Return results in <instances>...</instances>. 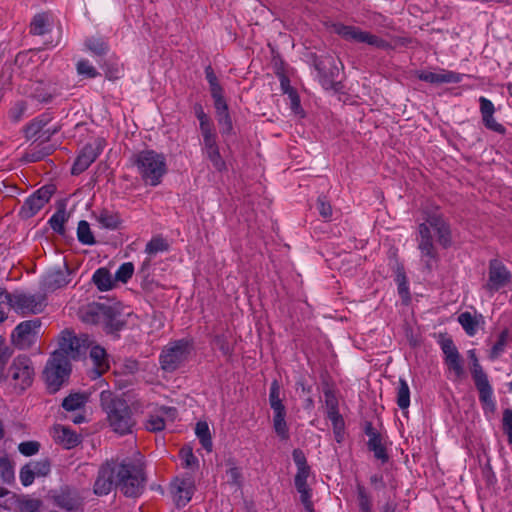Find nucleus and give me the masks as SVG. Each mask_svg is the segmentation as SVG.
Returning a JSON list of instances; mask_svg holds the SVG:
<instances>
[{
    "label": "nucleus",
    "instance_id": "nucleus-44",
    "mask_svg": "<svg viewBox=\"0 0 512 512\" xmlns=\"http://www.w3.org/2000/svg\"><path fill=\"white\" fill-rule=\"evenodd\" d=\"M134 266L131 262L123 263L115 273V279L123 283L127 282L133 275Z\"/></svg>",
    "mask_w": 512,
    "mask_h": 512
},
{
    "label": "nucleus",
    "instance_id": "nucleus-33",
    "mask_svg": "<svg viewBox=\"0 0 512 512\" xmlns=\"http://www.w3.org/2000/svg\"><path fill=\"white\" fill-rule=\"evenodd\" d=\"M195 433L200 440L202 447L207 451H212V439L209 426L206 422H198L196 424Z\"/></svg>",
    "mask_w": 512,
    "mask_h": 512
},
{
    "label": "nucleus",
    "instance_id": "nucleus-12",
    "mask_svg": "<svg viewBox=\"0 0 512 512\" xmlns=\"http://www.w3.org/2000/svg\"><path fill=\"white\" fill-rule=\"evenodd\" d=\"M468 356L472 361L471 374L475 386L479 392V398L483 402H488L492 398V387L483 368L479 364L475 350H469Z\"/></svg>",
    "mask_w": 512,
    "mask_h": 512
},
{
    "label": "nucleus",
    "instance_id": "nucleus-15",
    "mask_svg": "<svg viewBox=\"0 0 512 512\" xmlns=\"http://www.w3.org/2000/svg\"><path fill=\"white\" fill-rule=\"evenodd\" d=\"M202 151L203 154L211 161L214 168L218 171L226 169V163L222 158L217 144V134L214 131L202 133Z\"/></svg>",
    "mask_w": 512,
    "mask_h": 512
},
{
    "label": "nucleus",
    "instance_id": "nucleus-9",
    "mask_svg": "<svg viewBox=\"0 0 512 512\" xmlns=\"http://www.w3.org/2000/svg\"><path fill=\"white\" fill-rule=\"evenodd\" d=\"M92 345V341L85 334L76 336L71 332L65 331L62 333L59 340V349L54 353H63V356L76 359L86 352Z\"/></svg>",
    "mask_w": 512,
    "mask_h": 512
},
{
    "label": "nucleus",
    "instance_id": "nucleus-36",
    "mask_svg": "<svg viewBox=\"0 0 512 512\" xmlns=\"http://www.w3.org/2000/svg\"><path fill=\"white\" fill-rule=\"evenodd\" d=\"M397 405L401 410H406L410 405V390L407 382L404 379L399 380L397 388Z\"/></svg>",
    "mask_w": 512,
    "mask_h": 512
},
{
    "label": "nucleus",
    "instance_id": "nucleus-42",
    "mask_svg": "<svg viewBox=\"0 0 512 512\" xmlns=\"http://www.w3.org/2000/svg\"><path fill=\"white\" fill-rule=\"evenodd\" d=\"M26 111L27 103L24 101H18L9 110V118L12 122L18 123L24 117Z\"/></svg>",
    "mask_w": 512,
    "mask_h": 512
},
{
    "label": "nucleus",
    "instance_id": "nucleus-56",
    "mask_svg": "<svg viewBox=\"0 0 512 512\" xmlns=\"http://www.w3.org/2000/svg\"><path fill=\"white\" fill-rule=\"evenodd\" d=\"M327 416L329 420L332 422L334 430H342L344 423L342 416L338 412V409H334L332 407L327 411Z\"/></svg>",
    "mask_w": 512,
    "mask_h": 512
},
{
    "label": "nucleus",
    "instance_id": "nucleus-63",
    "mask_svg": "<svg viewBox=\"0 0 512 512\" xmlns=\"http://www.w3.org/2000/svg\"><path fill=\"white\" fill-rule=\"evenodd\" d=\"M49 152H42V151H30L26 153L25 159L29 162H37L43 159L46 155H48Z\"/></svg>",
    "mask_w": 512,
    "mask_h": 512
},
{
    "label": "nucleus",
    "instance_id": "nucleus-32",
    "mask_svg": "<svg viewBox=\"0 0 512 512\" xmlns=\"http://www.w3.org/2000/svg\"><path fill=\"white\" fill-rule=\"evenodd\" d=\"M206 79L210 86V92L212 95V98L214 99V102L223 100V89L221 85L218 82V79L211 68V66L206 67L205 69Z\"/></svg>",
    "mask_w": 512,
    "mask_h": 512
},
{
    "label": "nucleus",
    "instance_id": "nucleus-45",
    "mask_svg": "<svg viewBox=\"0 0 512 512\" xmlns=\"http://www.w3.org/2000/svg\"><path fill=\"white\" fill-rule=\"evenodd\" d=\"M167 249V243L162 238H153L151 239L145 248V252L154 255L158 252L165 251Z\"/></svg>",
    "mask_w": 512,
    "mask_h": 512
},
{
    "label": "nucleus",
    "instance_id": "nucleus-54",
    "mask_svg": "<svg viewBox=\"0 0 512 512\" xmlns=\"http://www.w3.org/2000/svg\"><path fill=\"white\" fill-rule=\"evenodd\" d=\"M21 454L25 456H31L38 452L39 443L35 441H27L19 444L18 447Z\"/></svg>",
    "mask_w": 512,
    "mask_h": 512
},
{
    "label": "nucleus",
    "instance_id": "nucleus-57",
    "mask_svg": "<svg viewBox=\"0 0 512 512\" xmlns=\"http://www.w3.org/2000/svg\"><path fill=\"white\" fill-rule=\"evenodd\" d=\"M482 120L486 128L501 134L505 132V128L495 120L493 115L484 116Z\"/></svg>",
    "mask_w": 512,
    "mask_h": 512
},
{
    "label": "nucleus",
    "instance_id": "nucleus-41",
    "mask_svg": "<svg viewBox=\"0 0 512 512\" xmlns=\"http://www.w3.org/2000/svg\"><path fill=\"white\" fill-rule=\"evenodd\" d=\"M0 478L5 483H10L14 479V469L7 456L0 457Z\"/></svg>",
    "mask_w": 512,
    "mask_h": 512
},
{
    "label": "nucleus",
    "instance_id": "nucleus-39",
    "mask_svg": "<svg viewBox=\"0 0 512 512\" xmlns=\"http://www.w3.org/2000/svg\"><path fill=\"white\" fill-rule=\"evenodd\" d=\"M439 344L444 354V361L461 357L451 338L442 337Z\"/></svg>",
    "mask_w": 512,
    "mask_h": 512
},
{
    "label": "nucleus",
    "instance_id": "nucleus-1",
    "mask_svg": "<svg viewBox=\"0 0 512 512\" xmlns=\"http://www.w3.org/2000/svg\"><path fill=\"white\" fill-rule=\"evenodd\" d=\"M144 486L143 457L139 452H134L132 457L103 463L98 470L93 492L97 496H105L119 487L126 496L137 497L143 492Z\"/></svg>",
    "mask_w": 512,
    "mask_h": 512
},
{
    "label": "nucleus",
    "instance_id": "nucleus-26",
    "mask_svg": "<svg viewBox=\"0 0 512 512\" xmlns=\"http://www.w3.org/2000/svg\"><path fill=\"white\" fill-rule=\"evenodd\" d=\"M216 109L217 121L220 126L222 134H229L232 131V121L228 112L226 101L220 100L214 102Z\"/></svg>",
    "mask_w": 512,
    "mask_h": 512
},
{
    "label": "nucleus",
    "instance_id": "nucleus-3",
    "mask_svg": "<svg viewBox=\"0 0 512 512\" xmlns=\"http://www.w3.org/2000/svg\"><path fill=\"white\" fill-rule=\"evenodd\" d=\"M100 402L107 413L110 426L116 433L123 435L132 431L135 420L125 400L114 396L111 391L104 390L100 393Z\"/></svg>",
    "mask_w": 512,
    "mask_h": 512
},
{
    "label": "nucleus",
    "instance_id": "nucleus-20",
    "mask_svg": "<svg viewBox=\"0 0 512 512\" xmlns=\"http://www.w3.org/2000/svg\"><path fill=\"white\" fill-rule=\"evenodd\" d=\"M50 119L47 116H40L33 119L29 124L24 127V134L27 139H41L42 141L49 140L56 130L45 129Z\"/></svg>",
    "mask_w": 512,
    "mask_h": 512
},
{
    "label": "nucleus",
    "instance_id": "nucleus-59",
    "mask_svg": "<svg viewBox=\"0 0 512 512\" xmlns=\"http://www.w3.org/2000/svg\"><path fill=\"white\" fill-rule=\"evenodd\" d=\"M181 457L185 467H191L197 464V458L194 456L190 447L181 449Z\"/></svg>",
    "mask_w": 512,
    "mask_h": 512
},
{
    "label": "nucleus",
    "instance_id": "nucleus-29",
    "mask_svg": "<svg viewBox=\"0 0 512 512\" xmlns=\"http://www.w3.org/2000/svg\"><path fill=\"white\" fill-rule=\"evenodd\" d=\"M88 396L85 393H72L64 398L62 407L66 411H78L85 407Z\"/></svg>",
    "mask_w": 512,
    "mask_h": 512
},
{
    "label": "nucleus",
    "instance_id": "nucleus-60",
    "mask_svg": "<svg viewBox=\"0 0 512 512\" xmlns=\"http://www.w3.org/2000/svg\"><path fill=\"white\" fill-rule=\"evenodd\" d=\"M479 101H480V111H481L482 117L490 116V115L494 114V111H495L494 104L490 100H488L485 97H480Z\"/></svg>",
    "mask_w": 512,
    "mask_h": 512
},
{
    "label": "nucleus",
    "instance_id": "nucleus-18",
    "mask_svg": "<svg viewBox=\"0 0 512 512\" xmlns=\"http://www.w3.org/2000/svg\"><path fill=\"white\" fill-rule=\"evenodd\" d=\"M102 148L101 141L85 145L72 167V174L77 175L85 171L99 156Z\"/></svg>",
    "mask_w": 512,
    "mask_h": 512
},
{
    "label": "nucleus",
    "instance_id": "nucleus-34",
    "mask_svg": "<svg viewBox=\"0 0 512 512\" xmlns=\"http://www.w3.org/2000/svg\"><path fill=\"white\" fill-rule=\"evenodd\" d=\"M357 503L359 512H373L372 498L363 485L358 484L356 487Z\"/></svg>",
    "mask_w": 512,
    "mask_h": 512
},
{
    "label": "nucleus",
    "instance_id": "nucleus-49",
    "mask_svg": "<svg viewBox=\"0 0 512 512\" xmlns=\"http://www.w3.org/2000/svg\"><path fill=\"white\" fill-rule=\"evenodd\" d=\"M29 465L33 469L36 477H44L50 472V463L48 460L30 462Z\"/></svg>",
    "mask_w": 512,
    "mask_h": 512
},
{
    "label": "nucleus",
    "instance_id": "nucleus-43",
    "mask_svg": "<svg viewBox=\"0 0 512 512\" xmlns=\"http://www.w3.org/2000/svg\"><path fill=\"white\" fill-rule=\"evenodd\" d=\"M507 337L508 334L506 331L500 333L496 343L491 348L490 357L492 359H497L504 352L505 347L507 345Z\"/></svg>",
    "mask_w": 512,
    "mask_h": 512
},
{
    "label": "nucleus",
    "instance_id": "nucleus-58",
    "mask_svg": "<svg viewBox=\"0 0 512 512\" xmlns=\"http://www.w3.org/2000/svg\"><path fill=\"white\" fill-rule=\"evenodd\" d=\"M292 456L297 469L310 468V466L307 464V459L303 451L300 449H295L292 453Z\"/></svg>",
    "mask_w": 512,
    "mask_h": 512
},
{
    "label": "nucleus",
    "instance_id": "nucleus-17",
    "mask_svg": "<svg viewBox=\"0 0 512 512\" xmlns=\"http://www.w3.org/2000/svg\"><path fill=\"white\" fill-rule=\"evenodd\" d=\"M71 270L65 262L61 265L50 268L43 277V286L46 290H56L64 287L70 282Z\"/></svg>",
    "mask_w": 512,
    "mask_h": 512
},
{
    "label": "nucleus",
    "instance_id": "nucleus-40",
    "mask_svg": "<svg viewBox=\"0 0 512 512\" xmlns=\"http://www.w3.org/2000/svg\"><path fill=\"white\" fill-rule=\"evenodd\" d=\"M78 240L84 245L95 244L94 236L91 232L89 223L86 221H80L77 228Z\"/></svg>",
    "mask_w": 512,
    "mask_h": 512
},
{
    "label": "nucleus",
    "instance_id": "nucleus-62",
    "mask_svg": "<svg viewBox=\"0 0 512 512\" xmlns=\"http://www.w3.org/2000/svg\"><path fill=\"white\" fill-rule=\"evenodd\" d=\"M227 475L229 477V480L234 483V484H238L240 482V479H241V472L239 470L238 467L236 466H231L228 471H227Z\"/></svg>",
    "mask_w": 512,
    "mask_h": 512
},
{
    "label": "nucleus",
    "instance_id": "nucleus-27",
    "mask_svg": "<svg viewBox=\"0 0 512 512\" xmlns=\"http://www.w3.org/2000/svg\"><path fill=\"white\" fill-rule=\"evenodd\" d=\"M56 504L66 510L77 509L80 504V498L77 493L71 489H65L60 492L55 498Z\"/></svg>",
    "mask_w": 512,
    "mask_h": 512
},
{
    "label": "nucleus",
    "instance_id": "nucleus-22",
    "mask_svg": "<svg viewBox=\"0 0 512 512\" xmlns=\"http://www.w3.org/2000/svg\"><path fill=\"white\" fill-rule=\"evenodd\" d=\"M176 409L173 407H161L155 414L149 416L145 427L150 432H158L165 428L167 419L173 421L176 417Z\"/></svg>",
    "mask_w": 512,
    "mask_h": 512
},
{
    "label": "nucleus",
    "instance_id": "nucleus-50",
    "mask_svg": "<svg viewBox=\"0 0 512 512\" xmlns=\"http://www.w3.org/2000/svg\"><path fill=\"white\" fill-rule=\"evenodd\" d=\"M87 48L97 55H102L106 52L107 46L102 39L90 38L86 41Z\"/></svg>",
    "mask_w": 512,
    "mask_h": 512
},
{
    "label": "nucleus",
    "instance_id": "nucleus-7",
    "mask_svg": "<svg viewBox=\"0 0 512 512\" xmlns=\"http://www.w3.org/2000/svg\"><path fill=\"white\" fill-rule=\"evenodd\" d=\"M70 371V362L63 356V353H53L44 370V379L48 389L53 393L58 391L68 379Z\"/></svg>",
    "mask_w": 512,
    "mask_h": 512
},
{
    "label": "nucleus",
    "instance_id": "nucleus-21",
    "mask_svg": "<svg viewBox=\"0 0 512 512\" xmlns=\"http://www.w3.org/2000/svg\"><path fill=\"white\" fill-rule=\"evenodd\" d=\"M417 76L420 80L431 84L459 83L462 80L461 74L444 69H440L436 72L421 71Z\"/></svg>",
    "mask_w": 512,
    "mask_h": 512
},
{
    "label": "nucleus",
    "instance_id": "nucleus-16",
    "mask_svg": "<svg viewBox=\"0 0 512 512\" xmlns=\"http://www.w3.org/2000/svg\"><path fill=\"white\" fill-rule=\"evenodd\" d=\"M311 475V468L297 469L294 477V485L300 495V501L307 512H314L312 502V489L308 484V478Z\"/></svg>",
    "mask_w": 512,
    "mask_h": 512
},
{
    "label": "nucleus",
    "instance_id": "nucleus-14",
    "mask_svg": "<svg viewBox=\"0 0 512 512\" xmlns=\"http://www.w3.org/2000/svg\"><path fill=\"white\" fill-rule=\"evenodd\" d=\"M511 280V273L502 262L497 259L491 260L489 264L488 281L485 289L489 292H495L505 287Z\"/></svg>",
    "mask_w": 512,
    "mask_h": 512
},
{
    "label": "nucleus",
    "instance_id": "nucleus-23",
    "mask_svg": "<svg viewBox=\"0 0 512 512\" xmlns=\"http://www.w3.org/2000/svg\"><path fill=\"white\" fill-rule=\"evenodd\" d=\"M90 359L93 364L91 377H100L109 369L108 356L105 349L99 345L90 346Z\"/></svg>",
    "mask_w": 512,
    "mask_h": 512
},
{
    "label": "nucleus",
    "instance_id": "nucleus-38",
    "mask_svg": "<svg viewBox=\"0 0 512 512\" xmlns=\"http://www.w3.org/2000/svg\"><path fill=\"white\" fill-rule=\"evenodd\" d=\"M286 411L274 413L273 426L276 434L283 440L288 439V428L285 421Z\"/></svg>",
    "mask_w": 512,
    "mask_h": 512
},
{
    "label": "nucleus",
    "instance_id": "nucleus-53",
    "mask_svg": "<svg viewBox=\"0 0 512 512\" xmlns=\"http://www.w3.org/2000/svg\"><path fill=\"white\" fill-rule=\"evenodd\" d=\"M317 209L319 214L326 220H330L332 217V207L324 197H319L317 200Z\"/></svg>",
    "mask_w": 512,
    "mask_h": 512
},
{
    "label": "nucleus",
    "instance_id": "nucleus-4",
    "mask_svg": "<svg viewBox=\"0 0 512 512\" xmlns=\"http://www.w3.org/2000/svg\"><path fill=\"white\" fill-rule=\"evenodd\" d=\"M131 162L146 185H159L167 172L165 156L154 150H143L133 154Z\"/></svg>",
    "mask_w": 512,
    "mask_h": 512
},
{
    "label": "nucleus",
    "instance_id": "nucleus-10",
    "mask_svg": "<svg viewBox=\"0 0 512 512\" xmlns=\"http://www.w3.org/2000/svg\"><path fill=\"white\" fill-rule=\"evenodd\" d=\"M41 321L39 319L26 320L19 323L11 334L12 343L21 350L30 348L39 336Z\"/></svg>",
    "mask_w": 512,
    "mask_h": 512
},
{
    "label": "nucleus",
    "instance_id": "nucleus-8",
    "mask_svg": "<svg viewBox=\"0 0 512 512\" xmlns=\"http://www.w3.org/2000/svg\"><path fill=\"white\" fill-rule=\"evenodd\" d=\"M333 27L335 33L340 35L345 40L353 41L356 43H366L370 46L383 50L390 48L389 43L384 39H381L367 31H363L358 27L347 26L343 24H335Z\"/></svg>",
    "mask_w": 512,
    "mask_h": 512
},
{
    "label": "nucleus",
    "instance_id": "nucleus-11",
    "mask_svg": "<svg viewBox=\"0 0 512 512\" xmlns=\"http://www.w3.org/2000/svg\"><path fill=\"white\" fill-rule=\"evenodd\" d=\"M45 297L24 293L11 294L7 310L13 309L21 315L38 314L44 310Z\"/></svg>",
    "mask_w": 512,
    "mask_h": 512
},
{
    "label": "nucleus",
    "instance_id": "nucleus-31",
    "mask_svg": "<svg viewBox=\"0 0 512 512\" xmlns=\"http://www.w3.org/2000/svg\"><path fill=\"white\" fill-rule=\"evenodd\" d=\"M50 27V16L46 13H41L34 16L30 25V31L34 35H43L50 30Z\"/></svg>",
    "mask_w": 512,
    "mask_h": 512
},
{
    "label": "nucleus",
    "instance_id": "nucleus-64",
    "mask_svg": "<svg viewBox=\"0 0 512 512\" xmlns=\"http://www.w3.org/2000/svg\"><path fill=\"white\" fill-rule=\"evenodd\" d=\"M397 503L390 498L380 507V512H396Z\"/></svg>",
    "mask_w": 512,
    "mask_h": 512
},
{
    "label": "nucleus",
    "instance_id": "nucleus-46",
    "mask_svg": "<svg viewBox=\"0 0 512 512\" xmlns=\"http://www.w3.org/2000/svg\"><path fill=\"white\" fill-rule=\"evenodd\" d=\"M77 72L86 78H94L98 75L97 70L87 60H80L77 63Z\"/></svg>",
    "mask_w": 512,
    "mask_h": 512
},
{
    "label": "nucleus",
    "instance_id": "nucleus-2",
    "mask_svg": "<svg viewBox=\"0 0 512 512\" xmlns=\"http://www.w3.org/2000/svg\"><path fill=\"white\" fill-rule=\"evenodd\" d=\"M432 232L437 236V241L447 247L451 243L450 229L442 216L438 213L429 214L425 222L418 228V249L421 262L428 271H431L437 263V251L432 241Z\"/></svg>",
    "mask_w": 512,
    "mask_h": 512
},
{
    "label": "nucleus",
    "instance_id": "nucleus-28",
    "mask_svg": "<svg viewBox=\"0 0 512 512\" xmlns=\"http://www.w3.org/2000/svg\"><path fill=\"white\" fill-rule=\"evenodd\" d=\"M481 318V315L463 312L458 316V322L469 336H474L478 330Z\"/></svg>",
    "mask_w": 512,
    "mask_h": 512
},
{
    "label": "nucleus",
    "instance_id": "nucleus-61",
    "mask_svg": "<svg viewBox=\"0 0 512 512\" xmlns=\"http://www.w3.org/2000/svg\"><path fill=\"white\" fill-rule=\"evenodd\" d=\"M315 68L318 71V76L320 78L322 85L325 87H329L331 85L332 81L330 79H328V77H327L324 62L323 61L316 62Z\"/></svg>",
    "mask_w": 512,
    "mask_h": 512
},
{
    "label": "nucleus",
    "instance_id": "nucleus-6",
    "mask_svg": "<svg viewBox=\"0 0 512 512\" xmlns=\"http://www.w3.org/2000/svg\"><path fill=\"white\" fill-rule=\"evenodd\" d=\"M35 368L32 360L26 355L15 357L8 368L7 380L16 391L24 392L34 381Z\"/></svg>",
    "mask_w": 512,
    "mask_h": 512
},
{
    "label": "nucleus",
    "instance_id": "nucleus-30",
    "mask_svg": "<svg viewBox=\"0 0 512 512\" xmlns=\"http://www.w3.org/2000/svg\"><path fill=\"white\" fill-rule=\"evenodd\" d=\"M97 220L102 227L110 230L118 229L122 223L118 213H114L108 210H102L98 214Z\"/></svg>",
    "mask_w": 512,
    "mask_h": 512
},
{
    "label": "nucleus",
    "instance_id": "nucleus-24",
    "mask_svg": "<svg viewBox=\"0 0 512 512\" xmlns=\"http://www.w3.org/2000/svg\"><path fill=\"white\" fill-rule=\"evenodd\" d=\"M365 432L369 437L368 447L371 451H373L375 458L381 460L382 462H386L388 460V455L379 433L372 427L371 424L366 426Z\"/></svg>",
    "mask_w": 512,
    "mask_h": 512
},
{
    "label": "nucleus",
    "instance_id": "nucleus-37",
    "mask_svg": "<svg viewBox=\"0 0 512 512\" xmlns=\"http://www.w3.org/2000/svg\"><path fill=\"white\" fill-rule=\"evenodd\" d=\"M93 281L100 291H107L112 288V279L108 270L100 268L93 275Z\"/></svg>",
    "mask_w": 512,
    "mask_h": 512
},
{
    "label": "nucleus",
    "instance_id": "nucleus-47",
    "mask_svg": "<svg viewBox=\"0 0 512 512\" xmlns=\"http://www.w3.org/2000/svg\"><path fill=\"white\" fill-rule=\"evenodd\" d=\"M449 371L454 374L456 379L464 376V367L461 357L444 361Z\"/></svg>",
    "mask_w": 512,
    "mask_h": 512
},
{
    "label": "nucleus",
    "instance_id": "nucleus-13",
    "mask_svg": "<svg viewBox=\"0 0 512 512\" xmlns=\"http://www.w3.org/2000/svg\"><path fill=\"white\" fill-rule=\"evenodd\" d=\"M52 194L53 188L51 186H44L34 192L22 205L20 210L21 216L23 218L34 216L50 200Z\"/></svg>",
    "mask_w": 512,
    "mask_h": 512
},
{
    "label": "nucleus",
    "instance_id": "nucleus-51",
    "mask_svg": "<svg viewBox=\"0 0 512 512\" xmlns=\"http://www.w3.org/2000/svg\"><path fill=\"white\" fill-rule=\"evenodd\" d=\"M196 115H197V118H198V120L200 122L201 134L202 133L211 132V131L215 130L213 128V124L211 123V121L209 120L208 116L204 113V111H203V109L201 107H199L196 110Z\"/></svg>",
    "mask_w": 512,
    "mask_h": 512
},
{
    "label": "nucleus",
    "instance_id": "nucleus-52",
    "mask_svg": "<svg viewBox=\"0 0 512 512\" xmlns=\"http://www.w3.org/2000/svg\"><path fill=\"white\" fill-rule=\"evenodd\" d=\"M35 477L36 476L34 474V471L29 464H27L21 468L19 478H20L21 483L24 486L31 485L33 483Z\"/></svg>",
    "mask_w": 512,
    "mask_h": 512
},
{
    "label": "nucleus",
    "instance_id": "nucleus-48",
    "mask_svg": "<svg viewBox=\"0 0 512 512\" xmlns=\"http://www.w3.org/2000/svg\"><path fill=\"white\" fill-rule=\"evenodd\" d=\"M502 428L509 444H512V409H505L502 417Z\"/></svg>",
    "mask_w": 512,
    "mask_h": 512
},
{
    "label": "nucleus",
    "instance_id": "nucleus-5",
    "mask_svg": "<svg viewBox=\"0 0 512 512\" xmlns=\"http://www.w3.org/2000/svg\"><path fill=\"white\" fill-rule=\"evenodd\" d=\"M192 347L188 341L177 340L169 342L161 351L159 363L165 372H174L189 359Z\"/></svg>",
    "mask_w": 512,
    "mask_h": 512
},
{
    "label": "nucleus",
    "instance_id": "nucleus-25",
    "mask_svg": "<svg viewBox=\"0 0 512 512\" xmlns=\"http://www.w3.org/2000/svg\"><path fill=\"white\" fill-rule=\"evenodd\" d=\"M53 438L66 449L77 446L80 442L79 436L70 428L63 425H56L53 428Z\"/></svg>",
    "mask_w": 512,
    "mask_h": 512
},
{
    "label": "nucleus",
    "instance_id": "nucleus-35",
    "mask_svg": "<svg viewBox=\"0 0 512 512\" xmlns=\"http://www.w3.org/2000/svg\"><path fill=\"white\" fill-rule=\"evenodd\" d=\"M269 403L274 413L285 411L282 399L280 398V386L276 380L270 386Z\"/></svg>",
    "mask_w": 512,
    "mask_h": 512
},
{
    "label": "nucleus",
    "instance_id": "nucleus-55",
    "mask_svg": "<svg viewBox=\"0 0 512 512\" xmlns=\"http://www.w3.org/2000/svg\"><path fill=\"white\" fill-rule=\"evenodd\" d=\"M41 502L37 499H25L20 502L21 512H38Z\"/></svg>",
    "mask_w": 512,
    "mask_h": 512
},
{
    "label": "nucleus",
    "instance_id": "nucleus-19",
    "mask_svg": "<svg viewBox=\"0 0 512 512\" xmlns=\"http://www.w3.org/2000/svg\"><path fill=\"white\" fill-rule=\"evenodd\" d=\"M194 481L191 477L176 478L171 483L173 500L178 507L185 506L194 493Z\"/></svg>",
    "mask_w": 512,
    "mask_h": 512
}]
</instances>
